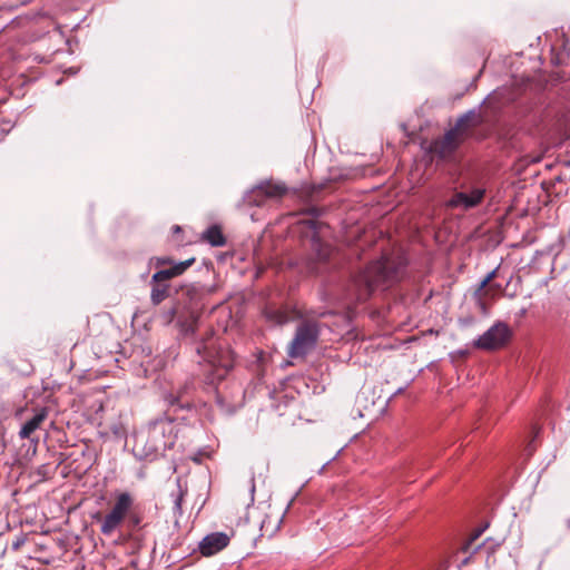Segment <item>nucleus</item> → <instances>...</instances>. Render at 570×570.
Returning a JSON list of instances; mask_svg holds the SVG:
<instances>
[{"instance_id": "1", "label": "nucleus", "mask_w": 570, "mask_h": 570, "mask_svg": "<svg viewBox=\"0 0 570 570\" xmlns=\"http://www.w3.org/2000/svg\"><path fill=\"white\" fill-rule=\"evenodd\" d=\"M406 259L401 253L385 254L371 262L353 281L356 301L364 302L376 289L399 283L405 273Z\"/></svg>"}, {"instance_id": "2", "label": "nucleus", "mask_w": 570, "mask_h": 570, "mask_svg": "<svg viewBox=\"0 0 570 570\" xmlns=\"http://www.w3.org/2000/svg\"><path fill=\"white\" fill-rule=\"evenodd\" d=\"M196 352L209 367L210 383L224 380L234 366L233 352L216 342L212 330L196 344Z\"/></svg>"}, {"instance_id": "3", "label": "nucleus", "mask_w": 570, "mask_h": 570, "mask_svg": "<svg viewBox=\"0 0 570 570\" xmlns=\"http://www.w3.org/2000/svg\"><path fill=\"white\" fill-rule=\"evenodd\" d=\"M476 124L478 117L474 112L464 114L456 120L452 129L431 144L430 153L433 157L442 160L450 159L459 146L469 137Z\"/></svg>"}, {"instance_id": "4", "label": "nucleus", "mask_w": 570, "mask_h": 570, "mask_svg": "<svg viewBox=\"0 0 570 570\" xmlns=\"http://www.w3.org/2000/svg\"><path fill=\"white\" fill-rule=\"evenodd\" d=\"M134 502V497L129 492L117 493L108 513L97 512L92 515L94 520L100 522V532L110 537L126 521Z\"/></svg>"}, {"instance_id": "5", "label": "nucleus", "mask_w": 570, "mask_h": 570, "mask_svg": "<svg viewBox=\"0 0 570 570\" xmlns=\"http://www.w3.org/2000/svg\"><path fill=\"white\" fill-rule=\"evenodd\" d=\"M321 334V324L313 318L302 320L296 327L295 335L291 341L287 354L289 357H303L313 351Z\"/></svg>"}, {"instance_id": "6", "label": "nucleus", "mask_w": 570, "mask_h": 570, "mask_svg": "<svg viewBox=\"0 0 570 570\" xmlns=\"http://www.w3.org/2000/svg\"><path fill=\"white\" fill-rule=\"evenodd\" d=\"M285 184L271 180L262 181L246 194V202L249 205L263 206L267 200H278L287 194Z\"/></svg>"}, {"instance_id": "7", "label": "nucleus", "mask_w": 570, "mask_h": 570, "mask_svg": "<svg viewBox=\"0 0 570 570\" xmlns=\"http://www.w3.org/2000/svg\"><path fill=\"white\" fill-rule=\"evenodd\" d=\"M194 263V257L178 263L167 256L156 257L155 266L161 267V269L151 276V283H166L167 281L184 274Z\"/></svg>"}, {"instance_id": "8", "label": "nucleus", "mask_w": 570, "mask_h": 570, "mask_svg": "<svg viewBox=\"0 0 570 570\" xmlns=\"http://www.w3.org/2000/svg\"><path fill=\"white\" fill-rule=\"evenodd\" d=\"M510 336L511 332L509 326L502 322H498L474 342V346L485 351L498 350L509 342Z\"/></svg>"}, {"instance_id": "9", "label": "nucleus", "mask_w": 570, "mask_h": 570, "mask_svg": "<svg viewBox=\"0 0 570 570\" xmlns=\"http://www.w3.org/2000/svg\"><path fill=\"white\" fill-rule=\"evenodd\" d=\"M485 189L475 187L470 191H456L448 202V207L462 208L464 210L476 207L483 200Z\"/></svg>"}, {"instance_id": "10", "label": "nucleus", "mask_w": 570, "mask_h": 570, "mask_svg": "<svg viewBox=\"0 0 570 570\" xmlns=\"http://www.w3.org/2000/svg\"><path fill=\"white\" fill-rule=\"evenodd\" d=\"M230 538L224 532L207 534L199 543V551L204 557H210L225 549Z\"/></svg>"}, {"instance_id": "11", "label": "nucleus", "mask_w": 570, "mask_h": 570, "mask_svg": "<svg viewBox=\"0 0 570 570\" xmlns=\"http://www.w3.org/2000/svg\"><path fill=\"white\" fill-rule=\"evenodd\" d=\"M264 315L268 322L275 325H283L298 317V313L295 309L287 307L276 308L272 306L265 308Z\"/></svg>"}, {"instance_id": "12", "label": "nucleus", "mask_w": 570, "mask_h": 570, "mask_svg": "<svg viewBox=\"0 0 570 570\" xmlns=\"http://www.w3.org/2000/svg\"><path fill=\"white\" fill-rule=\"evenodd\" d=\"M48 417V410L46 407H41L32 419L27 421L20 432L19 436L21 439H30L31 434L40 428V425L46 421Z\"/></svg>"}, {"instance_id": "13", "label": "nucleus", "mask_w": 570, "mask_h": 570, "mask_svg": "<svg viewBox=\"0 0 570 570\" xmlns=\"http://www.w3.org/2000/svg\"><path fill=\"white\" fill-rule=\"evenodd\" d=\"M203 239L216 247L223 246L226 243L222 228L218 225H212L208 227L203 234Z\"/></svg>"}, {"instance_id": "14", "label": "nucleus", "mask_w": 570, "mask_h": 570, "mask_svg": "<svg viewBox=\"0 0 570 570\" xmlns=\"http://www.w3.org/2000/svg\"><path fill=\"white\" fill-rule=\"evenodd\" d=\"M150 299L154 305H159L169 296V285L166 283H151Z\"/></svg>"}, {"instance_id": "15", "label": "nucleus", "mask_w": 570, "mask_h": 570, "mask_svg": "<svg viewBox=\"0 0 570 570\" xmlns=\"http://www.w3.org/2000/svg\"><path fill=\"white\" fill-rule=\"evenodd\" d=\"M186 295L190 298V302H198L203 298V296L209 291L205 287H200L197 285H188L184 288Z\"/></svg>"}, {"instance_id": "16", "label": "nucleus", "mask_w": 570, "mask_h": 570, "mask_svg": "<svg viewBox=\"0 0 570 570\" xmlns=\"http://www.w3.org/2000/svg\"><path fill=\"white\" fill-rule=\"evenodd\" d=\"M482 531H483L482 529H476L475 531H473V533L470 535V538L464 542V544L461 548V551L463 553H472L473 554L474 552H476V550L480 548V546H478L474 549L472 548V546H473L474 541L479 539Z\"/></svg>"}, {"instance_id": "17", "label": "nucleus", "mask_w": 570, "mask_h": 570, "mask_svg": "<svg viewBox=\"0 0 570 570\" xmlns=\"http://www.w3.org/2000/svg\"><path fill=\"white\" fill-rule=\"evenodd\" d=\"M482 531H483L482 529H476L475 531H473V533L470 535V538L464 542V544L461 548V551L463 553H472L473 554L474 552H476V550L480 548V546H478L474 549L472 548V546H473L474 541L479 539Z\"/></svg>"}, {"instance_id": "18", "label": "nucleus", "mask_w": 570, "mask_h": 570, "mask_svg": "<svg viewBox=\"0 0 570 570\" xmlns=\"http://www.w3.org/2000/svg\"><path fill=\"white\" fill-rule=\"evenodd\" d=\"M499 267L494 268L493 271L489 272L485 277L480 282L478 285V293H489L487 291V287L494 281V278L498 276Z\"/></svg>"}, {"instance_id": "19", "label": "nucleus", "mask_w": 570, "mask_h": 570, "mask_svg": "<svg viewBox=\"0 0 570 570\" xmlns=\"http://www.w3.org/2000/svg\"><path fill=\"white\" fill-rule=\"evenodd\" d=\"M126 521H127L128 529L130 531H134L140 527L142 517L140 515V513L136 512L135 509L132 508L130 510L129 515H127Z\"/></svg>"}, {"instance_id": "20", "label": "nucleus", "mask_w": 570, "mask_h": 570, "mask_svg": "<svg viewBox=\"0 0 570 570\" xmlns=\"http://www.w3.org/2000/svg\"><path fill=\"white\" fill-rule=\"evenodd\" d=\"M313 245L317 247V257L321 261H325L330 256V247L325 244H322L316 236H313Z\"/></svg>"}, {"instance_id": "21", "label": "nucleus", "mask_w": 570, "mask_h": 570, "mask_svg": "<svg viewBox=\"0 0 570 570\" xmlns=\"http://www.w3.org/2000/svg\"><path fill=\"white\" fill-rule=\"evenodd\" d=\"M489 293H478V288L474 292V296L478 301V306L482 311L483 314H488L489 304L487 303V297Z\"/></svg>"}, {"instance_id": "22", "label": "nucleus", "mask_w": 570, "mask_h": 570, "mask_svg": "<svg viewBox=\"0 0 570 570\" xmlns=\"http://www.w3.org/2000/svg\"><path fill=\"white\" fill-rule=\"evenodd\" d=\"M487 291H489L488 296L490 298H494L497 294H503L504 292L503 287L500 284L493 282L487 287Z\"/></svg>"}, {"instance_id": "23", "label": "nucleus", "mask_w": 570, "mask_h": 570, "mask_svg": "<svg viewBox=\"0 0 570 570\" xmlns=\"http://www.w3.org/2000/svg\"><path fill=\"white\" fill-rule=\"evenodd\" d=\"M112 433L117 436H121L125 433V431L120 428H114Z\"/></svg>"}, {"instance_id": "24", "label": "nucleus", "mask_w": 570, "mask_h": 570, "mask_svg": "<svg viewBox=\"0 0 570 570\" xmlns=\"http://www.w3.org/2000/svg\"><path fill=\"white\" fill-rule=\"evenodd\" d=\"M309 224H311V227L313 228V230L316 232L320 226V223L316 220H309Z\"/></svg>"}, {"instance_id": "25", "label": "nucleus", "mask_w": 570, "mask_h": 570, "mask_svg": "<svg viewBox=\"0 0 570 570\" xmlns=\"http://www.w3.org/2000/svg\"><path fill=\"white\" fill-rule=\"evenodd\" d=\"M527 451L529 454H532V452L534 451V448L532 446V442L528 444Z\"/></svg>"}, {"instance_id": "26", "label": "nucleus", "mask_w": 570, "mask_h": 570, "mask_svg": "<svg viewBox=\"0 0 570 570\" xmlns=\"http://www.w3.org/2000/svg\"><path fill=\"white\" fill-rule=\"evenodd\" d=\"M173 232H174V233H179V232H181L180 226H178V225L174 226V227H173Z\"/></svg>"}, {"instance_id": "27", "label": "nucleus", "mask_w": 570, "mask_h": 570, "mask_svg": "<svg viewBox=\"0 0 570 570\" xmlns=\"http://www.w3.org/2000/svg\"><path fill=\"white\" fill-rule=\"evenodd\" d=\"M186 331H190L191 333L194 332V325H193V323L189 325V327H188Z\"/></svg>"}, {"instance_id": "28", "label": "nucleus", "mask_w": 570, "mask_h": 570, "mask_svg": "<svg viewBox=\"0 0 570 570\" xmlns=\"http://www.w3.org/2000/svg\"><path fill=\"white\" fill-rule=\"evenodd\" d=\"M468 562H469V559H465L462 563L468 564Z\"/></svg>"}, {"instance_id": "29", "label": "nucleus", "mask_w": 570, "mask_h": 570, "mask_svg": "<svg viewBox=\"0 0 570 570\" xmlns=\"http://www.w3.org/2000/svg\"><path fill=\"white\" fill-rule=\"evenodd\" d=\"M568 527L570 528V519L567 521Z\"/></svg>"}]
</instances>
